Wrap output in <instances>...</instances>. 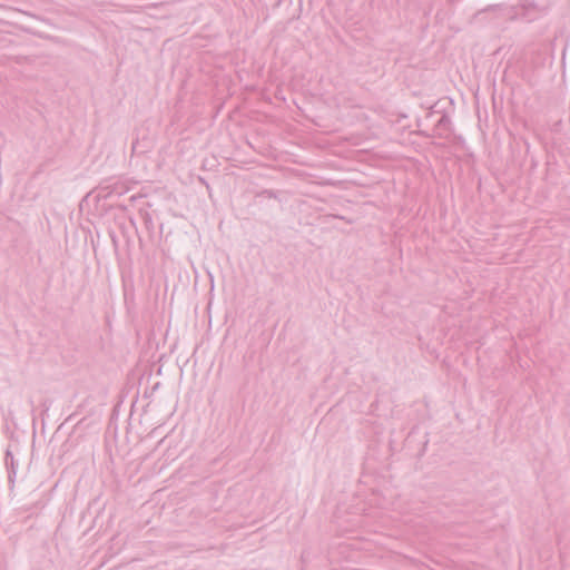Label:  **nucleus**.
Masks as SVG:
<instances>
[{
  "label": "nucleus",
  "mask_w": 570,
  "mask_h": 570,
  "mask_svg": "<svg viewBox=\"0 0 570 570\" xmlns=\"http://www.w3.org/2000/svg\"><path fill=\"white\" fill-rule=\"evenodd\" d=\"M451 120L446 115L441 116L435 125V130H448L450 128Z\"/></svg>",
  "instance_id": "1"
},
{
  "label": "nucleus",
  "mask_w": 570,
  "mask_h": 570,
  "mask_svg": "<svg viewBox=\"0 0 570 570\" xmlns=\"http://www.w3.org/2000/svg\"><path fill=\"white\" fill-rule=\"evenodd\" d=\"M6 464L11 465V472L9 474V478L11 479V474H14V470H13L14 463H13V456L11 455L10 452H7V454H6Z\"/></svg>",
  "instance_id": "2"
}]
</instances>
